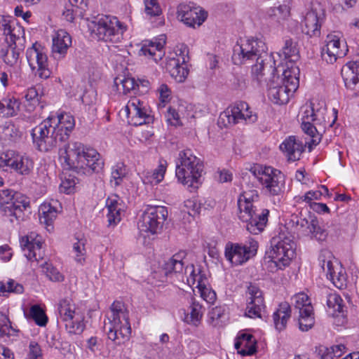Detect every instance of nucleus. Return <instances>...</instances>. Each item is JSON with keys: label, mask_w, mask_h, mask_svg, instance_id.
Here are the masks:
<instances>
[{"label": "nucleus", "mask_w": 359, "mask_h": 359, "mask_svg": "<svg viewBox=\"0 0 359 359\" xmlns=\"http://www.w3.org/2000/svg\"><path fill=\"white\" fill-rule=\"evenodd\" d=\"M190 311L185 317V321L190 325L198 326L202 319L204 313V308L198 302L192 300L189 306Z\"/></svg>", "instance_id": "obj_38"}, {"label": "nucleus", "mask_w": 359, "mask_h": 359, "mask_svg": "<svg viewBox=\"0 0 359 359\" xmlns=\"http://www.w3.org/2000/svg\"><path fill=\"white\" fill-rule=\"evenodd\" d=\"M247 294L248 297L245 316L251 318H261V312L264 308L262 292L257 286L250 285L248 288Z\"/></svg>", "instance_id": "obj_22"}, {"label": "nucleus", "mask_w": 359, "mask_h": 359, "mask_svg": "<svg viewBox=\"0 0 359 359\" xmlns=\"http://www.w3.org/2000/svg\"><path fill=\"white\" fill-rule=\"evenodd\" d=\"M256 339L250 334L241 333L236 337L234 344L235 348L242 355H253L256 351Z\"/></svg>", "instance_id": "obj_32"}, {"label": "nucleus", "mask_w": 359, "mask_h": 359, "mask_svg": "<svg viewBox=\"0 0 359 359\" xmlns=\"http://www.w3.org/2000/svg\"><path fill=\"white\" fill-rule=\"evenodd\" d=\"M168 163L164 159L159 160L158 167L151 172H147L142 178L144 184H157L161 182L166 171Z\"/></svg>", "instance_id": "obj_36"}, {"label": "nucleus", "mask_w": 359, "mask_h": 359, "mask_svg": "<svg viewBox=\"0 0 359 359\" xmlns=\"http://www.w3.org/2000/svg\"><path fill=\"white\" fill-rule=\"evenodd\" d=\"M292 303L294 304V309L298 310V312L302 311L307 307H313L309 301V297L304 293H299L295 294L292 298Z\"/></svg>", "instance_id": "obj_54"}, {"label": "nucleus", "mask_w": 359, "mask_h": 359, "mask_svg": "<svg viewBox=\"0 0 359 359\" xmlns=\"http://www.w3.org/2000/svg\"><path fill=\"white\" fill-rule=\"evenodd\" d=\"M86 242L83 238L77 239L76 242L73 243V252L75 254V261L81 264H83L86 260Z\"/></svg>", "instance_id": "obj_48"}, {"label": "nucleus", "mask_w": 359, "mask_h": 359, "mask_svg": "<svg viewBox=\"0 0 359 359\" xmlns=\"http://www.w3.org/2000/svg\"><path fill=\"white\" fill-rule=\"evenodd\" d=\"M94 23L93 32L100 40L107 42H120L126 30V27L114 16L102 15Z\"/></svg>", "instance_id": "obj_8"}, {"label": "nucleus", "mask_w": 359, "mask_h": 359, "mask_svg": "<svg viewBox=\"0 0 359 359\" xmlns=\"http://www.w3.org/2000/svg\"><path fill=\"white\" fill-rule=\"evenodd\" d=\"M168 217L167 208L161 205H147L138 222L140 232L154 235L161 232Z\"/></svg>", "instance_id": "obj_11"}, {"label": "nucleus", "mask_w": 359, "mask_h": 359, "mask_svg": "<svg viewBox=\"0 0 359 359\" xmlns=\"http://www.w3.org/2000/svg\"><path fill=\"white\" fill-rule=\"evenodd\" d=\"M8 167L20 175H27L33 168V161L27 156L17 155L11 157Z\"/></svg>", "instance_id": "obj_34"}, {"label": "nucleus", "mask_w": 359, "mask_h": 359, "mask_svg": "<svg viewBox=\"0 0 359 359\" xmlns=\"http://www.w3.org/2000/svg\"><path fill=\"white\" fill-rule=\"evenodd\" d=\"M302 128L304 132L311 136L313 144L317 145L321 140L323 128H318L314 126L315 102L309 105L302 107Z\"/></svg>", "instance_id": "obj_20"}, {"label": "nucleus", "mask_w": 359, "mask_h": 359, "mask_svg": "<svg viewBox=\"0 0 359 359\" xmlns=\"http://www.w3.org/2000/svg\"><path fill=\"white\" fill-rule=\"evenodd\" d=\"M257 119V115L250 111L248 104L241 101L227 107L220 114L218 125L220 127L228 128L239 123H252Z\"/></svg>", "instance_id": "obj_9"}, {"label": "nucleus", "mask_w": 359, "mask_h": 359, "mask_svg": "<svg viewBox=\"0 0 359 359\" xmlns=\"http://www.w3.org/2000/svg\"><path fill=\"white\" fill-rule=\"evenodd\" d=\"M57 123L54 122L55 128L57 135L60 136V141L64 144L69 139V135L74 128L75 122L74 117L69 114H60L55 118Z\"/></svg>", "instance_id": "obj_31"}, {"label": "nucleus", "mask_w": 359, "mask_h": 359, "mask_svg": "<svg viewBox=\"0 0 359 359\" xmlns=\"http://www.w3.org/2000/svg\"><path fill=\"white\" fill-rule=\"evenodd\" d=\"M14 22L10 20L2 19L0 21V31L6 36V43L16 40L18 35L23 33L24 31L20 27H14Z\"/></svg>", "instance_id": "obj_37"}, {"label": "nucleus", "mask_w": 359, "mask_h": 359, "mask_svg": "<svg viewBox=\"0 0 359 359\" xmlns=\"http://www.w3.org/2000/svg\"><path fill=\"white\" fill-rule=\"evenodd\" d=\"M316 353L320 359H333L334 355L330 347L320 345L316 347Z\"/></svg>", "instance_id": "obj_60"}, {"label": "nucleus", "mask_w": 359, "mask_h": 359, "mask_svg": "<svg viewBox=\"0 0 359 359\" xmlns=\"http://www.w3.org/2000/svg\"><path fill=\"white\" fill-rule=\"evenodd\" d=\"M299 69L298 67L291 65L283 70L282 77L273 75L266 83L268 96L277 104L288 102L290 97L299 87Z\"/></svg>", "instance_id": "obj_4"}, {"label": "nucleus", "mask_w": 359, "mask_h": 359, "mask_svg": "<svg viewBox=\"0 0 359 359\" xmlns=\"http://www.w3.org/2000/svg\"><path fill=\"white\" fill-rule=\"evenodd\" d=\"M327 108L325 101H315V113L313 123L318 128H323L324 132L327 126L332 127L337 118V110L333 109V119L330 121V118H327Z\"/></svg>", "instance_id": "obj_28"}, {"label": "nucleus", "mask_w": 359, "mask_h": 359, "mask_svg": "<svg viewBox=\"0 0 359 359\" xmlns=\"http://www.w3.org/2000/svg\"><path fill=\"white\" fill-rule=\"evenodd\" d=\"M283 54L286 60H288L290 65H287V67L294 65L293 62L297 61L299 57V49L297 48V43L293 41L291 39H286L285 40L284 46L282 48Z\"/></svg>", "instance_id": "obj_41"}, {"label": "nucleus", "mask_w": 359, "mask_h": 359, "mask_svg": "<svg viewBox=\"0 0 359 359\" xmlns=\"http://www.w3.org/2000/svg\"><path fill=\"white\" fill-rule=\"evenodd\" d=\"M29 205L28 198L20 193L10 189L0 191V209L5 215L22 220L23 211Z\"/></svg>", "instance_id": "obj_10"}, {"label": "nucleus", "mask_w": 359, "mask_h": 359, "mask_svg": "<svg viewBox=\"0 0 359 359\" xmlns=\"http://www.w3.org/2000/svg\"><path fill=\"white\" fill-rule=\"evenodd\" d=\"M72 44L70 35L65 30H58L53 38L52 53L55 59L60 60L65 55Z\"/></svg>", "instance_id": "obj_25"}, {"label": "nucleus", "mask_w": 359, "mask_h": 359, "mask_svg": "<svg viewBox=\"0 0 359 359\" xmlns=\"http://www.w3.org/2000/svg\"><path fill=\"white\" fill-rule=\"evenodd\" d=\"M256 59V64L252 66V76L259 85L267 83L266 73L270 77L276 75L277 69L272 54L267 53L266 43L260 39H241L233 46L232 60L233 64L240 65L248 60Z\"/></svg>", "instance_id": "obj_2"}, {"label": "nucleus", "mask_w": 359, "mask_h": 359, "mask_svg": "<svg viewBox=\"0 0 359 359\" xmlns=\"http://www.w3.org/2000/svg\"><path fill=\"white\" fill-rule=\"evenodd\" d=\"M292 222L304 235H311L319 241L325 240L327 236L326 232L320 227L317 217L307 210L294 216Z\"/></svg>", "instance_id": "obj_17"}, {"label": "nucleus", "mask_w": 359, "mask_h": 359, "mask_svg": "<svg viewBox=\"0 0 359 359\" xmlns=\"http://www.w3.org/2000/svg\"><path fill=\"white\" fill-rule=\"evenodd\" d=\"M29 359H42L40 346L36 341H31L29 345Z\"/></svg>", "instance_id": "obj_58"}, {"label": "nucleus", "mask_w": 359, "mask_h": 359, "mask_svg": "<svg viewBox=\"0 0 359 359\" xmlns=\"http://www.w3.org/2000/svg\"><path fill=\"white\" fill-rule=\"evenodd\" d=\"M257 191L255 189L243 191L238 199V218L246 223V229L257 235L264 231L268 222L269 211L266 209L259 211L254 203L258 200Z\"/></svg>", "instance_id": "obj_3"}, {"label": "nucleus", "mask_w": 359, "mask_h": 359, "mask_svg": "<svg viewBox=\"0 0 359 359\" xmlns=\"http://www.w3.org/2000/svg\"><path fill=\"white\" fill-rule=\"evenodd\" d=\"M187 257L185 251H180L175 254L172 257L167 260L163 265V271L167 277L175 278L177 280H184V273H189V276H187V281L189 285H198L199 283L205 281L206 278L201 274L199 271L196 273L194 266H187L184 268V259Z\"/></svg>", "instance_id": "obj_7"}, {"label": "nucleus", "mask_w": 359, "mask_h": 359, "mask_svg": "<svg viewBox=\"0 0 359 359\" xmlns=\"http://www.w3.org/2000/svg\"><path fill=\"white\" fill-rule=\"evenodd\" d=\"M207 280L202 283H199L196 285V287L198 289L201 294V297L208 303L212 304L216 299V293L210 287L206 285Z\"/></svg>", "instance_id": "obj_52"}, {"label": "nucleus", "mask_w": 359, "mask_h": 359, "mask_svg": "<svg viewBox=\"0 0 359 359\" xmlns=\"http://www.w3.org/2000/svg\"><path fill=\"white\" fill-rule=\"evenodd\" d=\"M295 243L290 237L280 235L271 241L269 258L276 259L280 266H288L295 254Z\"/></svg>", "instance_id": "obj_13"}, {"label": "nucleus", "mask_w": 359, "mask_h": 359, "mask_svg": "<svg viewBox=\"0 0 359 359\" xmlns=\"http://www.w3.org/2000/svg\"><path fill=\"white\" fill-rule=\"evenodd\" d=\"M28 64L35 75L42 79H46L50 76L48 67V57L41 46L37 43H34L26 52Z\"/></svg>", "instance_id": "obj_16"}, {"label": "nucleus", "mask_w": 359, "mask_h": 359, "mask_svg": "<svg viewBox=\"0 0 359 359\" xmlns=\"http://www.w3.org/2000/svg\"><path fill=\"white\" fill-rule=\"evenodd\" d=\"M29 238V236L22 237L20 240V245L29 260L39 262L43 258L44 255L42 243L40 240L32 238L30 241Z\"/></svg>", "instance_id": "obj_27"}, {"label": "nucleus", "mask_w": 359, "mask_h": 359, "mask_svg": "<svg viewBox=\"0 0 359 359\" xmlns=\"http://www.w3.org/2000/svg\"><path fill=\"white\" fill-rule=\"evenodd\" d=\"M203 172V162L194 155L191 149H185L179 153L176 163V177L179 182L190 189V191L199 187Z\"/></svg>", "instance_id": "obj_5"}, {"label": "nucleus", "mask_w": 359, "mask_h": 359, "mask_svg": "<svg viewBox=\"0 0 359 359\" xmlns=\"http://www.w3.org/2000/svg\"><path fill=\"white\" fill-rule=\"evenodd\" d=\"M163 45L161 43L150 42L149 44L144 45L141 49L140 53L145 56H149L153 58L155 61L158 60V57H161V50Z\"/></svg>", "instance_id": "obj_47"}, {"label": "nucleus", "mask_w": 359, "mask_h": 359, "mask_svg": "<svg viewBox=\"0 0 359 359\" xmlns=\"http://www.w3.org/2000/svg\"><path fill=\"white\" fill-rule=\"evenodd\" d=\"M348 49H337L332 44L326 43L325 46L322 49L321 56L327 63L333 64L337 58L344 57Z\"/></svg>", "instance_id": "obj_39"}, {"label": "nucleus", "mask_w": 359, "mask_h": 359, "mask_svg": "<svg viewBox=\"0 0 359 359\" xmlns=\"http://www.w3.org/2000/svg\"><path fill=\"white\" fill-rule=\"evenodd\" d=\"M200 210V203H198L195 200L189 199L184 201L182 211L187 212L189 216L194 217L199 214Z\"/></svg>", "instance_id": "obj_56"}, {"label": "nucleus", "mask_w": 359, "mask_h": 359, "mask_svg": "<svg viewBox=\"0 0 359 359\" xmlns=\"http://www.w3.org/2000/svg\"><path fill=\"white\" fill-rule=\"evenodd\" d=\"M109 322L104 323V330L108 338L117 345L127 341L131 334L128 313L123 309V304L119 302L111 306V314L107 317Z\"/></svg>", "instance_id": "obj_6"}, {"label": "nucleus", "mask_w": 359, "mask_h": 359, "mask_svg": "<svg viewBox=\"0 0 359 359\" xmlns=\"http://www.w3.org/2000/svg\"><path fill=\"white\" fill-rule=\"evenodd\" d=\"M68 6L83 15L88 4L86 0H69Z\"/></svg>", "instance_id": "obj_62"}, {"label": "nucleus", "mask_w": 359, "mask_h": 359, "mask_svg": "<svg viewBox=\"0 0 359 359\" xmlns=\"http://www.w3.org/2000/svg\"><path fill=\"white\" fill-rule=\"evenodd\" d=\"M53 122H56L55 118L48 117L32 130L31 135L36 149L46 152L58 148L61 162L67 169L77 173L90 175L100 172L104 167L100 154L79 142L64 144L60 141Z\"/></svg>", "instance_id": "obj_1"}, {"label": "nucleus", "mask_w": 359, "mask_h": 359, "mask_svg": "<svg viewBox=\"0 0 359 359\" xmlns=\"http://www.w3.org/2000/svg\"><path fill=\"white\" fill-rule=\"evenodd\" d=\"M39 212L40 222L47 227L52 226L57 213L56 209L48 203L41 204Z\"/></svg>", "instance_id": "obj_40"}, {"label": "nucleus", "mask_w": 359, "mask_h": 359, "mask_svg": "<svg viewBox=\"0 0 359 359\" xmlns=\"http://www.w3.org/2000/svg\"><path fill=\"white\" fill-rule=\"evenodd\" d=\"M106 208L109 225H116L121 221V215L124 212V204L122 200L117 195L111 196L106 201Z\"/></svg>", "instance_id": "obj_26"}, {"label": "nucleus", "mask_w": 359, "mask_h": 359, "mask_svg": "<svg viewBox=\"0 0 359 359\" xmlns=\"http://www.w3.org/2000/svg\"><path fill=\"white\" fill-rule=\"evenodd\" d=\"M341 74L346 88H353L359 82V56L356 60H353L344 65L341 70Z\"/></svg>", "instance_id": "obj_30"}, {"label": "nucleus", "mask_w": 359, "mask_h": 359, "mask_svg": "<svg viewBox=\"0 0 359 359\" xmlns=\"http://www.w3.org/2000/svg\"><path fill=\"white\" fill-rule=\"evenodd\" d=\"M24 97L27 102L33 105L39 101V94L35 88H30L27 89Z\"/></svg>", "instance_id": "obj_63"}, {"label": "nucleus", "mask_w": 359, "mask_h": 359, "mask_svg": "<svg viewBox=\"0 0 359 359\" xmlns=\"http://www.w3.org/2000/svg\"><path fill=\"white\" fill-rule=\"evenodd\" d=\"M160 100L162 102H167L170 99V90L166 84H161L158 88Z\"/></svg>", "instance_id": "obj_64"}, {"label": "nucleus", "mask_w": 359, "mask_h": 359, "mask_svg": "<svg viewBox=\"0 0 359 359\" xmlns=\"http://www.w3.org/2000/svg\"><path fill=\"white\" fill-rule=\"evenodd\" d=\"M125 111L128 123L135 126L149 124L154 121L144 102L137 97H133L128 101Z\"/></svg>", "instance_id": "obj_19"}, {"label": "nucleus", "mask_w": 359, "mask_h": 359, "mask_svg": "<svg viewBox=\"0 0 359 359\" xmlns=\"http://www.w3.org/2000/svg\"><path fill=\"white\" fill-rule=\"evenodd\" d=\"M318 263L320 268L325 273L327 278L337 287L343 285L345 277L341 270L336 273L335 266L332 262V255L327 250L321 251L318 257Z\"/></svg>", "instance_id": "obj_23"}, {"label": "nucleus", "mask_w": 359, "mask_h": 359, "mask_svg": "<svg viewBox=\"0 0 359 359\" xmlns=\"http://www.w3.org/2000/svg\"><path fill=\"white\" fill-rule=\"evenodd\" d=\"M258 248V243L252 238L248 241L247 245L228 243L225 248V257L234 265H241L255 256Z\"/></svg>", "instance_id": "obj_14"}, {"label": "nucleus", "mask_w": 359, "mask_h": 359, "mask_svg": "<svg viewBox=\"0 0 359 359\" xmlns=\"http://www.w3.org/2000/svg\"><path fill=\"white\" fill-rule=\"evenodd\" d=\"M189 74L186 63H182L170 74L177 82H183Z\"/></svg>", "instance_id": "obj_57"}, {"label": "nucleus", "mask_w": 359, "mask_h": 359, "mask_svg": "<svg viewBox=\"0 0 359 359\" xmlns=\"http://www.w3.org/2000/svg\"><path fill=\"white\" fill-rule=\"evenodd\" d=\"M75 304L69 298L60 300L57 304V311L60 319L65 323V327L69 333L79 334L85 327L81 318H75Z\"/></svg>", "instance_id": "obj_15"}, {"label": "nucleus", "mask_w": 359, "mask_h": 359, "mask_svg": "<svg viewBox=\"0 0 359 359\" xmlns=\"http://www.w3.org/2000/svg\"><path fill=\"white\" fill-rule=\"evenodd\" d=\"M24 292L22 285L13 279L8 280L6 283L0 281V296H6L7 293L22 294Z\"/></svg>", "instance_id": "obj_44"}, {"label": "nucleus", "mask_w": 359, "mask_h": 359, "mask_svg": "<svg viewBox=\"0 0 359 359\" xmlns=\"http://www.w3.org/2000/svg\"><path fill=\"white\" fill-rule=\"evenodd\" d=\"M299 327L302 332L310 330L315 323L313 307H307L299 313Z\"/></svg>", "instance_id": "obj_42"}, {"label": "nucleus", "mask_w": 359, "mask_h": 359, "mask_svg": "<svg viewBox=\"0 0 359 359\" xmlns=\"http://www.w3.org/2000/svg\"><path fill=\"white\" fill-rule=\"evenodd\" d=\"M326 43L332 44L337 49H347L346 43L344 41H341L340 36L336 34H328Z\"/></svg>", "instance_id": "obj_61"}, {"label": "nucleus", "mask_w": 359, "mask_h": 359, "mask_svg": "<svg viewBox=\"0 0 359 359\" xmlns=\"http://www.w3.org/2000/svg\"><path fill=\"white\" fill-rule=\"evenodd\" d=\"M2 111L4 117H12L16 116L20 111V102L19 100L12 97L4 100Z\"/></svg>", "instance_id": "obj_46"}, {"label": "nucleus", "mask_w": 359, "mask_h": 359, "mask_svg": "<svg viewBox=\"0 0 359 359\" xmlns=\"http://www.w3.org/2000/svg\"><path fill=\"white\" fill-rule=\"evenodd\" d=\"M29 315L39 326H45L48 322L44 311L39 305H34L30 308Z\"/></svg>", "instance_id": "obj_50"}, {"label": "nucleus", "mask_w": 359, "mask_h": 359, "mask_svg": "<svg viewBox=\"0 0 359 359\" xmlns=\"http://www.w3.org/2000/svg\"><path fill=\"white\" fill-rule=\"evenodd\" d=\"M177 18L187 26L195 28L201 26L207 19L208 13L192 2L180 4L177 6Z\"/></svg>", "instance_id": "obj_18"}, {"label": "nucleus", "mask_w": 359, "mask_h": 359, "mask_svg": "<svg viewBox=\"0 0 359 359\" xmlns=\"http://www.w3.org/2000/svg\"><path fill=\"white\" fill-rule=\"evenodd\" d=\"M291 316V308L290 304L286 302H282L278 308L273 314V319L276 330L281 331L286 327L287 320Z\"/></svg>", "instance_id": "obj_33"}, {"label": "nucleus", "mask_w": 359, "mask_h": 359, "mask_svg": "<svg viewBox=\"0 0 359 359\" xmlns=\"http://www.w3.org/2000/svg\"><path fill=\"white\" fill-rule=\"evenodd\" d=\"M24 37L18 35L16 40L9 41L5 47L1 48L0 56L6 65L11 67L16 66L19 69H20V55L24 50Z\"/></svg>", "instance_id": "obj_21"}, {"label": "nucleus", "mask_w": 359, "mask_h": 359, "mask_svg": "<svg viewBox=\"0 0 359 359\" xmlns=\"http://www.w3.org/2000/svg\"><path fill=\"white\" fill-rule=\"evenodd\" d=\"M78 179L72 175L65 177L60 185V192L69 194L73 193L76 189V184L78 183Z\"/></svg>", "instance_id": "obj_53"}, {"label": "nucleus", "mask_w": 359, "mask_h": 359, "mask_svg": "<svg viewBox=\"0 0 359 359\" xmlns=\"http://www.w3.org/2000/svg\"><path fill=\"white\" fill-rule=\"evenodd\" d=\"M114 83L117 92L124 95L131 93L135 94L140 89L138 83L133 77L117 76L114 79Z\"/></svg>", "instance_id": "obj_35"}, {"label": "nucleus", "mask_w": 359, "mask_h": 359, "mask_svg": "<svg viewBox=\"0 0 359 359\" xmlns=\"http://www.w3.org/2000/svg\"><path fill=\"white\" fill-rule=\"evenodd\" d=\"M180 54L175 53V56L169 57L166 62V69L170 74L174 71L177 67H179L182 63H187L189 60V57L187 55L188 50L187 47H184V48H180Z\"/></svg>", "instance_id": "obj_43"}, {"label": "nucleus", "mask_w": 359, "mask_h": 359, "mask_svg": "<svg viewBox=\"0 0 359 359\" xmlns=\"http://www.w3.org/2000/svg\"><path fill=\"white\" fill-rule=\"evenodd\" d=\"M343 300L340 297V296L336 293H330L327 296L326 304L329 312L331 313L333 316H337V313H342L343 312Z\"/></svg>", "instance_id": "obj_45"}, {"label": "nucleus", "mask_w": 359, "mask_h": 359, "mask_svg": "<svg viewBox=\"0 0 359 359\" xmlns=\"http://www.w3.org/2000/svg\"><path fill=\"white\" fill-rule=\"evenodd\" d=\"M126 175V171L124 165L123 163H117L111 168V183H114L115 187L120 185Z\"/></svg>", "instance_id": "obj_49"}, {"label": "nucleus", "mask_w": 359, "mask_h": 359, "mask_svg": "<svg viewBox=\"0 0 359 359\" xmlns=\"http://www.w3.org/2000/svg\"><path fill=\"white\" fill-rule=\"evenodd\" d=\"M250 172L270 194L276 196L281 192L284 181L280 171L270 166L255 165Z\"/></svg>", "instance_id": "obj_12"}, {"label": "nucleus", "mask_w": 359, "mask_h": 359, "mask_svg": "<svg viewBox=\"0 0 359 359\" xmlns=\"http://www.w3.org/2000/svg\"><path fill=\"white\" fill-rule=\"evenodd\" d=\"M144 11L147 17H159L162 14V10L157 0H143Z\"/></svg>", "instance_id": "obj_51"}, {"label": "nucleus", "mask_w": 359, "mask_h": 359, "mask_svg": "<svg viewBox=\"0 0 359 359\" xmlns=\"http://www.w3.org/2000/svg\"><path fill=\"white\" fill-rule=\"evenodd\" d=\"M280 149L286 155L287 159L295 161L299 159L304 151L302 143L294 136L286 138L280 145Z\"/></svg>", "instance_id": "obj_29"}, {"label": "nucleus", "mask_w": 359, "mask_h": 359, "mask_svg": "<svg viewBox=\"0 0 359 359\" xmlns=\"http://www.w3.org/2000/svg\"><path fill=\"white\" fill-rule=\"evenodd\" d=\"M324 18V11L313 7L308 11L302 22V31L309 36H318L320 34V27Z\"/></svg>", "instance_id": "obj_24"}, {"label": "nucleus", "mask_w": 359, "mask_h": 359, "mask_svg": "<svg viewBox=\"0 0 359 359\" xmlns=\"http://www.w3.org/2000/svg\"><path fill=\"white\" fill-rule=\"evenodd\" d=\"M43 271L46 276L52 281L60 282L64 280V276L60 272L51 264L45 262L42 265Z\"/></svg>", "instance_id": "obj_55"}, {"label": "nucleus", "mask_w": 359, "mask_h": 359, "mask_svg": "<svg viewBox=\"0 0 359 359\" xmlns=\"http://www.w3.org/2000/svg\"><path fill=\"white\" fill-rule=\"evenodd\" d=\"M11 329L8 318L5 314L0 313V336L9 334Z\"/></svg>", "instance_id": "obj_59"}]
</instances>
